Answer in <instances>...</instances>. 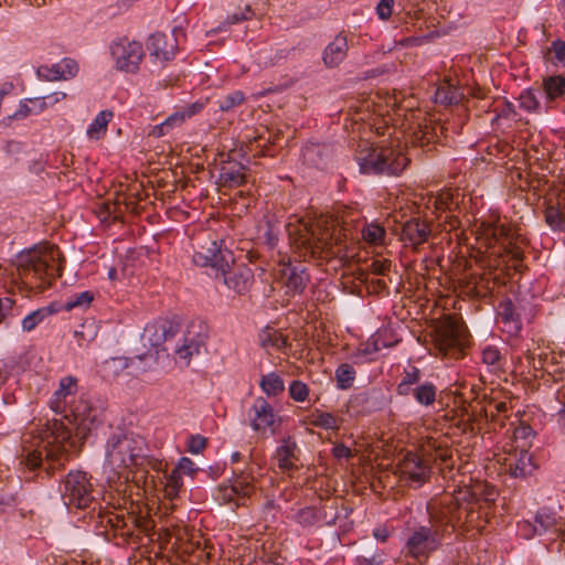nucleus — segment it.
I'll list each match as a JSON object with an SVG mask.
<instances>
[{
  "mask_svg": "<svg viewBox=\"0 0 565 565\" xmlns=\"http://www.w3.org/2000/svg\"><path fill=\"white\" fill-rule=\"evenodd\" d=\"M57 68L61 73L62 79L67 81L76 76L78 73V65L73 58H63L56 63Z\"/></svg>",
  "mask_w": 565,
  "mask_h": 565,
  "instance_id": "obj_53",
  "label": "nucleus"
},
{
  "mask_svg": "<svg viewBox=\"0 0 565 565\" xmlns=\"http://www.w3.org/2000/svg\"><path fill=\"white\" fill-rule=\"evenodd\" d=\"M142 362V358L115 356L105 362L106 367L115 375Z\"/></svg>",
  "mask_w": 565,
  "mask_h": 565,
  "instance_id": "obj_38",
  "label": "nucleus"
},
{
  "mask_svg": "<svg viewBox=\"0 0 565 565\" xmlns=\"http://www.w3.org/2000/svg\"><path fill=\"white\" fill-rule=\"evenodd\" d=\"M110 50L118 70L129 73L138 71L143 57V49L140 42L120 39L111 45Z\"/></svg>",
  "mask_w": 565,
  "mask_h": 565,
  "instance_id": "obj_11",
  "label": "nucleus"
},
{
  "mask_svg": "<svg viewBox=\"0 0 565 565\" xmlns=\"http://www.w3.org/2000/svg\"><path fill=\"white\" fill-rule=\"evenodd\" d=\"M391 267H392V262L386 258L374 259V260H372V263L369 266L370 270L373 274L379 275V276L387 275V273L391 270Z\"/></svg>",
  "mask_w": 565,
  "mask_h": 565,
  "instance_id": "obj_61",
  "label": "nucleus"
},
{
  "mask_svg": "<svg viewBox=\"0 0 565 565\" xmlns=\"http://www.w3.org/2000/svg\"><path fill=\"white\" fill-rule=\"evenodd\" d=\"M546 223L554 230L565 228V218L558 209L550 206L545 211Z\"/></svg>",
  "mask_w": 565,
  "mask_h": 565,
  "instance_id": "obj_54",
  "label": "nucleus"
},
{
  "mask_svg": "<svg viewBox=\"0 0 565 565\" xmlns=\"http://www.w3.org/2000/svg\"><path fill=\"white\" fill-rule=\"evenodd\" d=\"M401 473L416 487L423 486L430 477V466L416 452H407L401 463Z\"/></svg>",
  "mask_w": 565,
  "mask_h": 565,
  "instance_id": "obj_14",
  "label": "nucleus"
},
{
  "mask_svg": "<svg viewBox=\"0 0 565 565\" xmlns=\"http://www.w3.org/2000/svg\"><path fill=\"white\" fill-rule=\"evenodd\" d=\"M565 92V78L561 75L551 76L544 81V93L548 98L555 99Z\"/></svg>",
  "mask_w": 565,
  "mask_h": 565,
  "instance_id": "obj_43",
  "label": "nucleus"
},
{
  "mask_svg": "<svg viewBox=\"0 0 565 565\" xmlns=\"http://www.w3.org/2000/svg\"><path fill=\"white\" fill-rule=\"evenodd\" d=\"M172 471H178V475L182 477V473L192 475L196 471L194 467V462L188 457H181L178 465L172 469Z\"/></svg>",
  "mask_w": 565,
  "mask_h": 565,
  "instance_id": "obj_63",
  "label": "nucleus"
},
{
  "mask_svg": "<svg viewBox=\"0 0 565 565\" xmlns=\"http://www.w3.org/2000/svg\"><path fill=\"white\" fill-rule=\"evenodd\" d=\"M94 299V295L90 291H82L78 294H75L70 297L68 301L66 302V308L68 310L73 308H85L87 307Z\"/></svg>",
  "mask_w": 565,
  "mask_h": 565,
  "instance_id": "obj_55",
  "label": "nucleus"
},
{
  "mask_svg": "<svg viewBox=\"0 0 565 565\" xmlns=\"http://www.w3.org/2000/svg\"><path fill=\"white\" fill-rule=\"evenodd\" d=\"M411 394L418 404L429 407L436 402L437 387L431 382H425L415 386Z\"/></svg>",
  "mask_w": 565,
  "mask_h": 565,
  "instance_id": "obj_29",
  "label": "nucleus"
},
{
  "mask_svg": "<svg viewBox=\"0 0 565 565\" xmlns=\"http://www.w3.org/2000/svg\"><path fill=\"white\" fill-rule=\"evenodd\" d=\"M289 395L296 402H305L309 395V387L301 381H292L289 385Z\"/></svg>",
  "mask_w": 565,
  "mask_h": 565,
  "instance_id": "obj_56",
  "label": "nucleus"
},
{
  "mask_svg": "<svg viewBox=\"0 0 565 565\" xmlns=\"http://www.w3.org/2000/svg\"><path fill=\"white\" fill-rule=\"evenodd\" d=\"M541 94L539 89L524 90L519 97L520 107L529 113H539L541 109L539 95Z\"/></svg>",
  "mask_w": 565,
  "mask_h": 565,
  "instance_id": "obj_37",
  "label": "nucleus"
},
{
  "mask_svg": "<svg viewBox=\"0 0 565 565\" xmlns=\"http://www.w3.org/2000/svg\"><path fill=\"white\" fill-rule=\"evenodd\" d=\"M215 500L220 504H232L236 505L237 493L232 484H221L217 487L214 493Z\"/></svg>",
  "mask_w": 565,
  "mask_h": 565,
  "instance_id": "obj_49",
  "label": "nucleus"
},
{
  "mask_svg": "<svg viewBox=\"0 0 565 565\" xmlns=\"http://www.w3.org/2000/svg\"><path fill=\"white\" fill-rule=\"evenodd\" d=\"M349 43L347 35L339 33L323 50V64L329 68L338 67L347 57Z\"/></svg>",
  "mask_w": 565,
  "mask_h": 565,
  "instance_id": "obj_19",
  "label": "nucleus"
},
{
  "mask_svg": "<svg viewBox=\"0 0 565 565\" xmlns=\"http://www.w3.org/2000/svg\"><path fill=\"white\" fill-rule=\"evenodd\" d=\"M253 15L254 11L252 10V8L249 6H245L243 9H238L236 12L230 14L227 19L223 23H221L216 30H213L212 32L225 31L227 26L249 20Z\"/></svg>",
  "mask_w": 565,
  "mask_h": 565,
  "instance_id": "obj_44",
  "label": "nucleus"
},
{
  "mask_svg": "<svg viewBox=\"0 0 565 565\" xmlns=\"http://www.w3.org/2000/svg\"><path fill=\"white\" fill-rule=\"evenodd\" d=\"M534 523L539 527L540 535H542L543 533L556 527L557 518L554 512L547 509H542L536 513Z\"/></svg>",
  "mask_w": 565,
  "mask_h": 565,
  "instance_id": "obj_39",
  "label": "nucleus"
},
{
  "mask_svg": "<svg viewBox=\"0 0 565 565\" xmlns=\"http://www.w3.org/2000/svg\"><path fill=\"white\" fill-rule=\"evenodd\" d=\"M508 467L514 478H525L534 470L532 456L524 449L509 459Z\"/></svg>",
  "mask_w": 565,
  "mask_h": 565,
  "instance_id": "obj_24",
  "label": "nucleus"
},
{
  "mask_svg": "<svg viewBox=\"0 0 565 565\" xmlns=\"http://www.w3.org/2000/svg\"><path fill=\"white\" fill-rule=\"evenodd\" d=\"M77 392V380L73 376L61 379L58 390L53 394L50 406L56 414H65L67 416V406Z\"/></svg>",
  "mask_w": 565,
  "mask_h": 565,
  "instance_id": "obj_17",
  "label": "nucleus"
},
{
  "mask_svg": "<svg viewBox=\"0 0 565 565\" xmlns=\"http://www.w3.org/2000/svg\"><path fill=\"white\" fill-rule=\"evenodd\" d=\"M61 492L67 508L87 509L96 504L97 491L90 477L84 471H70L63 481Z\"/></svg>",
  "mask_w": 565,
  "mask_h": 565,
  "instance_id": "obj_8",
  "label": "nucleus"
},
{
  "mask_svg": "<svg viewBox=\"0 0 565 565\" xmlns=\"http://www.w3.org/2000/svg\"><path fill=\"white\" fill-rule=\"evenodd\" d=\"M214 276L215 278L221 277L224 285L238 295L246 294L254 281L252 269L245 265H235L234 262L223 269H218Z\"/></svg>",
  "mask_w": 565,
  "mask_h": 565,
  "instance_id": "obj_12",
  "label": "nucleus"
},
{
  "mask_svg": "<svg viewBox=\"0 0 565 565\" xmlns=\"http://www.w3.org/2000/svg\"><path fill=\"white\" fill-rule=\"evenodd\" d=\"M183 486V480L180 475H178V471H171L170 475L167 477V482L164 486V495L170 501H173L178 498L179 491Z\"/></svg>",
  "mask_w": 565,
  "mask_h": 565,
  "instance_id": "obj_46",
  "label": "nucleus"
},
{
  "mask_svg": "<svg viewBox=\"0 0 565 565\" xmlns=\"http://www.w3.org/2000/svg\"><path fill=\"white\" fill-rule=\"evenodd\" d=\"M158 326L160 327V337L151 338V341L154 343H163L164 341L173 338L178 331L177 326H174L170 321H160L158 322Z\"/></svg>",
  "mask_w": 565,
  "mask_h": 565,
  "instance_id": "obj_58",
  "label": "nucleus"
},
{
  "mask_svg": "<svg viewBox=\"0 0 565 565\" xmlns=\"http://www.w3.org/2000/svg\"><path fill=\"white\" fill-rule=\"evenodd\" d=\"M135 358H142L141 363H138L135 366H130L129 374L135 375V376L146 373L148 371H151L156 366L157 359H158L157 355L151 352H147L145 354H139V355H136Z\"/></svg>",
  "mask_w": 565,
  "mask_h": 565,
  "instance_id": "obj_47",
  "label": "nucleus"
},
{
  "mask_svg": "<svg viewBox=\"0 0 565 565\" xmlns=\"http://www.w3.org/2000/svg\"><path fill=\"white\" fill-rule=\"evenodd\" d=\"M547 409L556 416L558 424L565 427V388L558 390L547 402Z\"/></svg>",
  "mask_w": 565,
  "mask_h": 565,
  "instance_id": "obj_35",
  "label": "nucleus"
},
{
  "mask_svg": "<svg viewBox=\"0 0 565 565\" xmlns=\"http://www.w3.org/2000/svg\"><path fill=\"white\" fill-rule=\"evenodd\" d=\"M394 0H381L376 7L381 20H388L393 12Z\"/></svg>",
  "mask_w": 565,
  "mask_h": 565,
  "instance_id": "obj_64",
  "label": "nucleus"
},
{
  "mask_svg": "<svg viewBox=\"0 0 565 565\" xmlns=\"http://www.w3.org/2000/svg\"><path fill=\"white\" fill-rule=\"evenodd\" d=\"M114 114L110 110H102L87 128L89 139L99 140L107 131V126Z\"/></svg>",
  "mask_w": 565,
  "mask_h": 565,
  "instance_id": "obj_31",
  "label": "nucleus"
},
{
  "mask_svg": "<svg viewBox=\"0 0 565 565\" xmlns=\"http://www.w3.org/2000/svg\"><path fill=\"white\" fill-rule=\"evenodd\" d=\"M362 238L371 245H383L386 232L384 227L376 223H370L363 226L361 231Z\"/></svg>",
  "mask_w": 565,
  "mask_h": 565,
  "instance_id": "obj_36",
  "label": "nucleus"
},
{
  "mask_svg": "<svg viewBox=\"0 0 565 565\" xmlns=\"http://www.w3.org/2000/svg\"><path fill=\"white\" fill-rule=\"evenodd\" d=\"M259 343L264 349L281 350L287 345V337L274 327L264 328L258 335Z\"/></svg>",
  "mask_w": 565,
  "mask_h": 565,
  "instance_id": "obj_27",
  "label": "nucleus"
},
{
  "mask_svg": "<svg viewBox=\"0 0 565 565\" xmlns=\"http://www.w3.org/2000/svg\"><path fill=\"white\" fill-rule=\"evenodd\" d=\"M482 362L491 366L492 371L501 370V353L495 347H487L482 351Z\"/></svg>",
  "mask_w": 565,
  "mask_h": 565,
  "instance_id": "obj_50",
  "label": "nucleus"
},
{
  "mask_svg": "<svg viewBox=\"0 0 565 565\" xmlns=\"http://www.w3.org/2000/svg\"><path fill=\"white\" fill-rule=\"evenodd\" d=\"M385 554L382 551H365L363 555L356 557V565H383Z\"/></svg>",
  "mask_w": 565,
  "mask_h": 565,
  "instance_id": "obj_52",
  "label": "nucleus"
},
{
  "mask_svg": "<svg viewBox=\"0 0 565 565\" xmlns=\"http://www.w3.org/2000/svg\"><path fill=\"white\" fill-rule=\"evenodd\" d=\"M52 310L45 307L30 312L22 320V330L26 332L34 330L44 319L52 315Z\"/></svg>",
  "mask_w": 565,
  "mask_h": 565,
  "instance_id": "obj_40",
  "label": "nucleus"
},
{
  "mask_svg": "<svg viewBox=\"0 0 565 565\" xmlns=\"http://www.w3.org/2000/svg\"><path fill=\"white\" fill-rule=\"evenodd\" d=\"M245 102V94L242 90H234L224 97H221L217 102V108L221 111H231L234 108L241 106Z\"/></svg>",
  "mask_w": 565,
  "mask_h": 565,
  "instance_id": "obj_42",
  "label": "nucleus"
},
{
  "mask_svg": "<svg viewBox=\"0 0 565 565\" xmlns=\"http://www.w3.org/2000/svg\"><path fill=\"white\" fill-rule=\"evenodd\" d=\"M185 119L184 113H174L167 117L161 124L156 125L150 135L153 137H162L169 134L173 128L179 127Z\"/></svg>",
  "mask_w": 565,
  "mask_h": 565,
  "instance_id": "obj_32",
  "label": "nucleus"
},
{
  "mask_svg": "<svg viewBox=\"0 0 565 565\" xmlns=\"http://www.w3.org/2000/svg\"><path fill=\"white\" fill-rule=\"evenodd\" d=\"M318 513L315 508H303L297 514V521L303 525H311L318 521Z\"/></svg>",
  "mask_w": 565,
  "mask_h": 565,
  "instance_id": "obj_60",
  "label": "nucleus"
},
{
  "mask_svg": "<svg viewBox=\"0 0 565 565\" xmlns=\"http://www.w3.org/2000/svg\"><path fill=\"white\" fill-rule=\"evenodd\" d=\"M220 180L223 185L234 188L246 182L245 167L236 162H227L221 167Z\"/></svg>",
  "mask_w": 565,
  "mask_h": 565,
  "instance_id": "obj_23",
  "label": "nucleus"
},
{
  "mask_svg": "<svg viewBox=\"0 0 565 565\" xmlns=\"http://www.w3.org/2000/svg\"><path fill=\"white\" fill-rule=\"evenodd\" d=\"M297 444L291 437L282 439L281 445L276 449V459L279 469L282 471H289L296 467L297 457Z\"/></svg>",
  "mask_w": 565,
  "mask_h": 565,
  "instance_id": "obj_22",
  "label": "nucleus"
},
{
  "mask_svg": "<svg viewBox=\"0 0 565 565\" xmlns=\"http://www.w3.org/2000/svg\"><path fill=\"white\" fill-rule=\"evenodd\" d=\"M460 98V90L448 83L440 85L435 93V100L443 105L457 104Z\"/></svg>",
  "mask_w": 565,
  "mask_h": 565,
  "instance_id": "obj_33",
  "label": "nucleus"
},
{
  "mask_svg": "<svg viewBox=\"0 0 565 565\" xmlns=\"http://www.w3.org/2000/svg\"><path fill=\"white\" fill-rule=\"evenodd\" d=\"M167 38L162 33L152 34L149 39L148 49L150 54L159 61H169L174 56V47H167Z\"/></svg>",
  "mask_w": 565,
  "mask_h": 565,
  "instance_id": "obj_26",
  "label": "nucleus"
},
{
  "mask_svg": "<svg viewBox=\"0 0 565 565\" xmlns=\"http://www.w3.org/2000/svg\"><path fill=\"white\" fill-rule=\"evenodd\" d=\"M309 424L322 429H338L339 418L331 413H324L316 409L309 416Z\"/></svg>",
  "mask_w": 565,
  "mask_h": 565,
  "instance_id": "obj_34",
  "label": "nucleus"
},
{
  "mask_svg": "<svg viewBox=\"0 0 565 565\" xmlns=\"http://www.w3.org/2000/svg\"><path fill=\"white\" fill-rule=\"evenodd\" d=\"M355 159L365 174L398 175L409 163V158L399 146H373L363 141Z\"/></svg>",
  "mask_w": 565,
  "mask_h": 565,
  "instance_id": "obj_3",
  "label": "nucleus"
},
{
  "mask_svg": "<svg viewBox=\"0 0 565 565\" xmlns=\"http://www.w3.org/2000/svg\"><path fill=\"white\" fill-rule=\"evenodd\" d=\"M548 60L554 64L565 65V42L561 40L553 41L548 50Z\"/></svg>",
  "mask_w": 565,
  "mask_h": 565,
  "instance_id": "obj_57",
  "label": "nucleus"
},
{
  "mask_svg": "<svg viewBox=\"0 0 565 565\" xmlns=\"http://www.w3.org/2000/svg\"><path fill=\"white\" fill-rule=\"evenodd\" d=\"M122 213L124 211L118 200L114 202L107 201L99 207L98 216L104 221L108 218L116 221L122 215Z\"/></svg>",
  "mask_w": 565,
  "mask_h": 565,
  "instance_id": "obj_48",
  "label": "nucleus"
},
{
  "mask_svg": "<svg viewBox=\"0 0 565 565\" xmlns=\"http://www.w3.org/2000/svg\"><path fill=\"white\" fill-rule=\"evenodd\" d=\"M422 380V371L416 366H408L403 372V377L398 383L396 391L401 396L411 395V392L414 390V385L420 384Z\"/></svg>",
  "mask_w": 565,
  "mask_h": 565,
  "instance_id": "obj_28",
  "label": "nucleus"
},
{
  "mask_svg": "<svg viewBox=\"0 0 565 565\" xmlns=\"http://www.w3.org/2000/svg\"><path fill=\"white\" fill-rule=\"evenodd\" d=\"M36 76L44 82L63 81L56 63L52 65H41L36 68Z\"/></svg>",
  "mask_w": 565,
  "mask_h": 565,
  "instance_id": "obj_51",
  "label": "nucleus"
},
{
  "mask_svg": "<svg viewBox=\"0 0 565 565\" xmlns=\"http://www.w3.org/2000/svg\"><path fill=\"white\" fill-rule=\"evenodd\" d=\"M449 526L448 520L429 512V525H420L411 531L404 545L406 554L416 559L428 558L441 546Z\"/></svg>",
  "mask_w": 565,
  "mask_h": 565,
  "instance_id": "obj_5",
  "label": "nucleus"
},
{
  "mask_svg": "<svg viewBox=\"0 0 565 565\" xmlns=\"http://www.w3.org/2000/svg\"><path fill=\"white\" fill-rule=\"evenodd\" d=\"M145 439L131 433L111 435L106 446V462L116 471L138 466L145 457Z\"/></svg>",
  "mask_w": 565,
  "mask_h": 565,
  "instance_id": "obj_6",
  "label": "nucleus"
},
{
  "mask_svg": "<svg viewBox=\"0 0 565 565\" xmlns=\"http://www.w3.org/2000/svg\"><path fill=\"white\" fill-rule=\"evenodd\" d=\"M435 342L444 355L457 356L463 349V330L456 320L447 317L436 327Z\"/></svg>",
  "mask_w": 565,
  "mask_h": 565,
  "instance_id": "obj_10",
  "label": "nucleus"
},
{
  "mask_svg": "<svg viewBox=\"0 0 565 565\" xmlns=\"http://www.w3.org/2000/svg\"><path fill=\"white\" fill-rule=\"evenodd\" d=\"M436 127L428 125L418 126L417 130L413 134V142L418 143L420 147H426L435 141L437 137Z\"/></svg>",
  "mask_w": 565,
  "mask_h": 565,
  "instance_id": "obj_45",
  "label": "nucleus"
},
{
  "mask_svg": "<svg viewBox=\"0 0 565 565\" xmlns=\"http://www.w3.org/2000/svg\"><path fill=\"white\" fill-rule=\"evenodd\" d=\"M205 345V335L200 332L188 331L184 334L183 343L177 348L175 356L184 365H189L193 356L201 354Z\"/></svg>",
  "mask_w": 565,
  "mask_h": 565,
  "instance_id": "obj_18",
  "label": "nucleus"
},
{
  "mask_svg": "<svg viewBox=\"0 0 565 565\" xmlns=\"http://www.w3.org/2000/svg\"><path fill=\"white\" fill-rule=\"evenodd\" d=\"M206 446V438L201 435H192L188 440V450L191 454L198 455L203 451Z\"/></svg>",
  "mask_w": 565,
  "mask_h": 565,
  "instance_id": "obj_62",
  "label": "nucleus"
},
{
  "mask_svg": "<svg viewBox=\"0 0 565 565\" xmlns=\"http://www.w3.org/2000/svg\"><path fill=\"white\" fill-rule=\"evenodd\" d=\"M160 337V327L158 326V322L154 323H148L142 333V340L145 343H148L152 348L159 347L161 343H154L151 341V338Z\"/></svg>",
  "mask_w": 565,
  "mask_h": 565,
  "instance_id": "obj_59",
  "label": "nucleus"
},
{
  "mask_svg": "<svg viewBox=\"0 0 565 565\" xmlns=\"http://www.w3.org/2000/svg\"><path fill=\"white\" fill-rule=\"evenodd\" d=\"M279 277L285 288V294L288 296L301 294L309 281V276L301 264H281Z\"/></svg>",
  "mask_w": 565,
  "mask_h": 565,
  "instance_id": "obj_15",
  "label": "nucleus"
},
{
  "mask_svg": "<svg viewBox=\"0 0 565 565\" xmlns=\"http://www.w3.org/2000/svg\"><path fill=\"white\" fill-rule=\"evenodd\" d=\"M431 235L429 223L422 218H412L402 225L399 239L404 246L417 250L420 245L426 243Z\"/></svg>",
  "mask_w": 565,
  "mask_h": 565,
  "instance_id": "obj_16",
  "label": "nucleus"
},
{
  "mask_svg": "<svg viewBox=\"0 0 565 565\" xmlns=\"http://www.w3.org/2000/svg\"><path fill=\"white\" fill-rule=\"evenodd\" d=\"M290 52L287 47L265 46L256 52L255 62L260 68L271 67L286 61Z\"/></svg>",
  "mask_w": 565,
  "mask_h": 565,
  "instance_id": "obj_21",
  "label": "nucleus"
},
{
  "mask_svg": "<svg viewBox=\"0 0 565 565\" xmlns=\"http://www.w3.org/2000/svg\"><path fill=\"white\" fill-rule=\"evenodd\" d=\"M259 386L268 397L280 395L285 391L284 380L276 372H270L262 376Z\"/></svg>",
  "mask_w": 565,
  "mask_h": 565,
  "instance_id": "obj_30",
  "label": "nucleus"
},
{
  "mask_svg": "<svg viewBox=\"0 0 565 565\" xmlns=\"http://www.w3.org/2000/svg\"><path fill=\"white\" fill-rule=\"evenodd\" d=\"M192 248L193 263L200 267H211L214 274L234 262L233 253L223 247V241L212 232L199 233L192 239Z\"/></svg>",
  "mask_w": 565,
  "mask_h": 565,
  "instance_id": "obj_7",
  "label": "nucleus"
},
{
  "mask_svg": "<svg viewBox=\"0 0 565 565\" xmlns=\"http://www.w3.org/2000/svg\"><path fill=\"white\" fill-rule=\"evenodd\" d=\"M63 260L57 246L49 243L36 245L17 255L12 281L19 288L42 292L61 276Z\"/></svg>",
  "mask_w": 565,
  "mask_h": 565,
  "instance_id": "obj_2",
  "label": "nucleus"
},
{
  "mask_svg": "<svg viewBox=\"0 0 565 565\" xmlns=\"http://www.w3.org/2000/svg\"><path fill=\"white\" fill-rule=\"evenodd\" d=\"M247 423L258 436L267 438L274 436L281 425L280 416L275 413L268 401L262 396L253 401L247 411Z\"/></svg>",
  "mask_w": 565,
  "mask_h": 565,
  "instance_id": "obj_9",
  "label": "nucleus"
},
{
  "mask_svg": "<svg viewBox=\"0 0 565 565\" xmlns=\"http://www.w3.org/2000/svg\"><path fill=\"white\" fill-rule=\"evenodd\" d=\"M70 423L75 425L77 435L85 437L96 426L97 416L87 401L79 398L72 401L67 406V416L63 414Z\"/></svg>",
  "mask_w": 565,
  "mask_h": 565,
  "instance_id": "obj_13",
  "label": "nucleus"
},
{
  "mask_svg": "<svg viewBox=\"0 0 565 565\" xmlns=\"http://www.w3.org/2000/svg\"><path fill=\"white\" fill-rule=\"evenodd\" d=\"M71 430L62 422L54 420L47 429L46 441H43L41 449L33 450L26 455L25 465L29 469H36L43 465V456L46 460V470L58 469L67 460L66 443L71 439Z\"/></svg>",
  "mask_w": 565,
  "mask_h": 565,
  "instance_id": "obj_4",
  "label": "nucleus"
},
{
  "mask_svg": "<svg viewBox=\"0 0 565 565\" xmlns=\"http://www.w3.org/2000/svg\"><path fill=\"white\" fill-rule=\"evenodd\" d=\"M231 484L237 493L236 507L244 505L254 491V478L249 473L241 471L235 475Z\"/></svg>",
  "mask_w": 565,
  "mask_h": 565,
  "instance_id": "obj_25",
  "label": "nucleus"
},
{
  "mask_svg": "<svg viewBox=\"0 0 565 565\" xmlns=\"http://www.w3.org/2000/svg\"><path fill=\"white\" fill-rule=\"evenodd\" d=\"M335 379L338 387L341 390H348L352 386L355 379L354 367L349 363H343L335 370Z\"/></svg>",
  "mask_w": 565,
  "mask_h": 565,
  "instance_id": "obj_41",
  "label": "nucleus"
},
{
  "mask_svg": "<svg viewBox=\"0 0 565 565\" xmlns=\"http://www.w3.org/2000/svg\"><path fill=\"white\" fill-rule=\"evenodd\" d=\"M498 320L503 324V331L510 335H516L522 329L520 315L510 299L500 302L498 307Z\"/></svg>",
  "mask_w": 565,
  "mask_h": 565,
  "instance_id": "obj_20",
  "label": "nucleus"
},
{
  "mask_svg": "<svg viewBox=\"0 0 565 565\" xmlns=\"http://www.w3.org/2000/svg\"><path fill=\"white\" fill-rule=\"evenodd\" d=\"M288 236L297 249L316 258L350 257L349 236L331 217L320 216L313 222L299 220L287 225Z\"/></svg>",
  "mask_w": 565,
  "mask_h": 565,
  "instance_id": "obj_1",
  "label": "nucleus"
}]
</instances>
